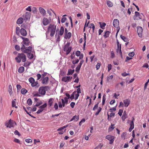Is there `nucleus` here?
<instances>
[{
  "instance_id": "nucleus-1",
  "label": "nucleus",
  "mask_w": 149,
  "mask_h": 149,
  "mask_svg": "<svg viewBox=\"0 0 149 149\" xmlns=\"http://www.w3.org/2000/svg\"><path fill=\"white\" fill-rule=\"evenodd\" d=\"M15 59L18 63L20 62L21 59L22 60V61L23 62H26V60L25 55L23 53H19L17 56L15 57Z\"/></svg>"
},
{
  "instance_id": "nucleus-2",
  "label": "nucleus",
  "mask_w": 149,
  "mask_h": 149,
  "mask_svg": "<svg viewBox=\"0 0 149 149\" xmlns=\"http://www.w3.org/2000/svg\"><path fill=\"white\" fill-rule=\"evenodd\" d=\"M56 25L50 24L47 29V33L50 32V36L53 37L54 36L56 30Z\"/></svg>"
},
{
  "instance_id": "nucleus-3",
  "label": "nucleus",
  "mask_w": 149,
  "mask_h": 149,
  "mask_svg": "<svg viewBox=\"0 0 149 149\" xmlns=\"http://www.w3.org/2000/svg\"><path fill=\"white\" fill-rule=\"evenodd\" d=\"M20 33L21 35L23 36H25L27 35V32L25 29L22 28L20 29V28L17 26L16 28V33L17 35L19 36L20 35Z\"/></svg>"
},
{
  "instance_id": "nucleus-4",
  "label": "nucleus",
  "mask_w": 149,
  "mask_h": 149,
  "mask_svg": "<svg viewBox=\"0 0 149 149\" xmlns=\"http://www.w3.org/2000/svg\"><path fill=\"white\" fill-rule=\"evenodd\" d=\"M70 43L68 42L67 44L65 45L63 47V50L64 51L66 52V54H68L70 52L71 50V47H69Z\"/></svg>"
},
{
  "instance_id": "nucleus-5",
  "label": "nucleus",
  "mask_w": 149,
  "mask_h": 149,
  "mask_svg": "<svg viewBox=\"0 0 149 149\" xmlns=\"http://www.w3.org/2000/svg\"><path fill=\"white\" fill-rule=\"evenodd\" d=\"M14 123L16 124V123L14 122L12 120L10 119L8 121H6L5 124L7 127L11 128L12 127H13V124Z\"/></svg>"
},
{
  "instance_id": "nucleus-6",
  "label": "nucleus",
  "mask_w": 149,
  "mask_h": 149,
  "mask_svg": "<svg viewBox=\"0 0 149 149\" xmlns=\"http://www.w3.org/2000/svg\"><path fill=\"white\" fill-rule=\"evenodd\" d=\"M31 16V13L29 12H26L23 15L22 17L24 20L27 21L30 19Z\"/></svg>"
},
{
  "instance_id": "nucleus-7",
  "label": "nucleus",
  "mask_w": 149,
  "mask_h": 149,
  "mask_svg": "<svg viewBox=\"0 0 149 149\" xmlns=\"http://www.w3.org/2000/svg\"><path fill=\"white\" fill-rule=\"evenodd\" d=\"M106 138L110 141L109 143L111 144L114 141V137L113 136L108 135L106 136Z\"/></svg>"
},
{
  "instance_id": "nucleus-8",
  "label": "nucleus",
  "mask_w": 149,
  "mask_h": 149,
  "mask_svg": "<svg viewBox=\"0 0 149 149\" xmlns=\"http://www.w3.org/2000/svg\"><path fill=\"white\" fill-rule=\"evenodd\" d=\"M143 29L142 27L138 26L137 27V31L139 36L141 38L142 37V33Z\"/></svg>"
},
{
  "instance_id": "nucleus-9",
  "label": "nucleus",
  "mask_w": 149,
  "mask_h": 149,
  "mask_svg": "<svg viewBox=\"0 0 149 149\" xmlns=\"http://www.w3.org/2000/svg\"><path fill=\"white\" fill-rule=\"evenodd\" d=\"M72 79V77L70 76L65 77L62 78V81L65 82H68L70 81Z\"/></svg>"
},
{
  "instance_id": "nucleus-10",
  "label": "nucleus",
  "mask_w": 149,
  "mask_h": 149,
  "mask_svg": "<svg viewBox=\"0 0 149 149\" xmlns=\"http://www.w3.org/2000/svg\"><path fill=\"white\" fill-rule=\"evenodd\" d=\"M32 49V47L30 46L28 47H26L24 50V51L23 52L24 53H27L28 54H30L31 53Z\"/></svg>"
},
{
  "instance_id": "nucleus-11",
  "label": "nucleus",
  "mask_w": 149,
  "mask_h": 149,
  "mask_svg": "<svg viewBox=\"0 0 149 149\" xmlns=\"http://www.w3.org/2000/svg\"><path fill=\"white\" fill-rule=\"evenodd\" d=\"M135 15L134 17V20H138L141 19V17L139 12L135 11Z\"/></svg>"
},
{
  "instance_id": "nucleus-12",
  "label": "nucleus",
  "mask_w": 149,
  "mask_h": 149,
  "mask_svg": "<svg viewBox=\"0 0 149 149\" xmlns=\"http://www.w3.org/2000/svg\"><path fill=\"white\" fill-rule=\"evenodd\" d=\"M84 61L82 60L80 61V62L79 64L77 66L76 68L75 71L79 73L80 70V68L81 67L82 64L83 63Z\"/></svg>"
},
{
  "instance_id": "nucleus-13",
  "label": "nucleus",
  "mask_w": 149,
  "mask_h": 149,
  "mask_svg": "<svg viewBox=\"0 0 149 149\" xmlns=\"http://www.w3.org/2000/svg\"><path fill=\"white\" fill-rule=\"evenodd\" d=\"M117 42L116 43L117 44V49L116 51L117 52H118V51L119 49V52L120 55L122 56V53L121 52V44H120L118 40H117Z\"/></svg>"
},
{
  "instance_id": "nucleus-14",
  "label": "nucleus",
  "mask_w": 149,
  "mask_h": 149,
  "mask_svg": "<svg viewBox=\"0 0 149 149\" xmlns=\"http://www.w3.org/2000/svg\"><path fill=\"white\" fill-rule=\"evenodd\" d=\"M39 93L43 95H44L46 93V91L45 90L43 86L40 87L38 90Z\"/></svg>"
},
{
  "instance_id": "nucleus-15",
  "label": "nucleus",
  "mask_w": 149,
  "mask_h": 149,
  "mask_svg": "<svg viewBox=\"0 0 149 149\" xmlns=\"http://www.w3.org/2000/svg\"><path fill=\"white\" fill-rule=\"evenodd\" d=\"M119 21L117 19H115L113 20V25L115 27H118L119 24Z\"/></svg>"
},
{
  "instance_id": "nucleus-16",
  "label": "nucleus",
  "mask_w": 149,
  "mask_h": 149,
  "mask_svg": "<svg viewBox=\"0 0 149 149\" xmlns=\"http://www.w3.org/2000/svg\"><path fill=\"white\" fill-rule=\"evenodd\" d=\"M39 11L40 13L43 15L45 16L46 14V11L43 8L40 7L39 8Z\"/></svg>"
},
{
  "instance_id": "nucleus-17",
  "label": "nucleus",
  "mask_w": 149,
  "mask_h": 149,
  "mask_svg": "<svg viewBox=\"0 0 149 149\" xmlns=\"http://www.w3.org/2000/svg\"><path fill=\"white\" fill-rule=\"evenodd\" d=\"M130 101L128 99H125L123 100V102L125 104V107H127L130 104Z\"/></svg>"
},
{
  "instance_id": "nucleus-18",
  "label": "nucleus",
  "mask_w": 149,
  "mask_h": 149,
  "mask_svg": "<svg viewBox=\"0 0 149 149\" xmlns=\"http://www.w3.org/2000/svg\"><path fill=\"white\" fill-rule=\"evenodd\" d=\"M54 99L53 98H50L48 101V104L49 107H51L53 104L54 102Z\"/></svg>"
},
{
  "instance_id": "nucleus-19",
  "label": "nucleus",
  "mask_w": 149,
  "mask_h": 149,
  "mask_svg": "<svg viewBox=\"0 0 149 149\" xmlns=\"http://www.w3.org/2000/svg\"><path fill=\"white\" fill-rule=\"evenodd\" d=\"M42 23L44 25L46 26L49 23V20L47 18H44L43 20Z\"/></svg>"
},
{
  "instance_id": "nucleus-20",
  "label": "nucleus",
  "mask_w": 149,
  "mask_h": 149,
  "mask_svg": "<svg viewBox=\"0 0 149 149\" xmlns=\"http://www.w3.org/2000/svg\"><path fill=\"white\" fill-rule=\"evenodd\" d=\"M48 80L49 77H44L42 79V83L43 84H46L48 83Z\"/></svg>"
},
{
  "instance_id": "nucleus-21",
  "label": "nucleus",
  "mask_w": 149,
  "mask_h": 149,
  "mask_svg": "<svg viewBox=\"0 0 149 149\" xmlns=\"http://www.w3.org/2000/svg\"><path fill=\"white\" fill-rule=\"evenodd\" d=\"M23 18L19 17L17 20L16 23L18 24H22L23 22Z\"/></svg>"
},
{
  "instance_id": "nucleus-22",
  "label": "nucleus",
  "mask_w": 149,
  "mask_h": 149,
  "mask_svg": "<svg viewBox=\"0 0 149 149\" xmlns=\"http://www.w3.org/2000/svg\"><path fill=\"white\" fill-rule=\"evenodd\" d=\"M65 36L64 37V38L67 39H70L71 36V33L69 32L66 34H65Z\"/></svg>"
},
{
  "instance_id": "nucleus-23",
  "label": "nucleus",
  "mask_w": 149,
  "mask_h": 149,
  "mask_svg": "<svg viewBox=\"0 0 149 149\" xmlns=\"http://www.w3.org/2000/svg\"><path fill=\"white\" fill-rule=\"evenodd\" d=\"M79 120V116L76 115L73 116L72 118L70 120V121H72L73 120L77 121Z\"/></svg>"
},
{
  "instance_id": "nucleus-24",
  "label": "nucleus",
  "mask_w": 149,
  "mask_h": 149,
  "mask_svg": "<svg viewBox=\"0 0 149 149\" xmlns=\"http://www.w3.org/2000/svg\"><path fill=\"white\" fill-rule=\"evenodd\" d=\"M24 70V67L21 66L20 67L18 70V72L20 73H23Z\"/></svg>"
},
{
  "instance_id": "nucleus-25",
  "label": "nucleus",
  "mask_w": 149,
  "mask_h": 149,
  "mask_svg": "<svg viewBox=\"0 0 149 149\" xmlns=\"http://www.w3.org/2000/svg\"><path fill=\"white\" fill-rule=\"evenodd\" d=\"M127 118V115L125 111H124L123 115L122 117V118L123 121H124L126 118Z\"/></svg>"
},
{
  "instance_id": "nucleus-26",
  "label": "nucleus",
  "mask_w": 149,
  "mask_h": 149,
  "mask_svg": "<svg viewBox=\"0 0 149 149\" xmlns=\"http://www.w3.org/2000/svg\"><path fill=\"white\" fill-rule=\"evenodd\" d=\"M74 72V70H71L70 69H69L68 70V72L67 74V75H70L72 74Z\"/></svg>"
},
{
  "instance_id": "nucleus-27",
  "label": "nucleus",
  "mask_w": 149,
  "mask_h": 149,
  "mask_svg": "<svg viewBox=\"0 0 149 149\" xmlns=\"http://www.w3.org/2000/svg\"><path fill=\"white\" fill-rule=\"evenodd\" d=\"M23 42L25 45L27 46H29L30 43L28 38L27 41L24 40V41H23Z\"/></svg>"
},
{
  "instance_id": "nucleus-28",
  "label": "nucleus",
  "mask_w": 149,
  "mask_h": 149,
  "mask_svg": "<svg viewBox=\"0 0 149 149\" xmlns=\"http://www.w3.org/2000/svg\"><path fill=\"white\" fill-rule=\"evenodd\" d=\"M64 31V28L63 26L61 27L60 30L58 35L62 36L63 35Z\"/></svg>"
},
{
  "instance_id": "nucleus-29",
  "label": "nucleus",
  "mask_w": 149,
  "mask_h": 149,
  "mask_svg": "<svg viewBox=\"0 0 149 149\" xmlns=\"http://www.w3.org/2000/svg\"><path fill=\"white\" fill-rule=\"evenodd\" d=\"M127 123L130 124V127H134V124L133 120H128L127 121Z\"/></svg>"
},
{
  "instance_id": "nucleus-30",
  "label": "nucleus",
  "mask_w": 149,
  "mask_h": 149,
  "mask_svg": "<svg viewBox=\"0 0 149 149\" xmlns=\"http://www.w3.org/2000/svg\"><path fill=\"white\" fill-rule=\"evenodd\" d=\"M32 87H34L36 86L37 87H38L39 86V85L38 84V83L37 81L35 82L34 81V82H33L31 85Z\"/></svg>"
},
{
  "instance_id": "nucleus-31",
  "label": "nucleus",
  "mask_w": 149,
  "mask_h": 149,
  "mask_svg": "<svg viewBox=\"0 0 149 149\" xmlns=\"http://www.w3.org/2000/svg\"><path fill=\"white\" fill-rule=\"evenodd\" d=\"M8 92L10 95H11L13 93L12 86L10 85L9 86Z\"/></svg>"
},
{
  "instance_id": "nucleus-32",
  "label": "nucleus",
  "mask_w": 149,
  "mask_h": 149,
  "mask_svg": "<svg viewBox=\"0 0 149 149\" xmlns=\"http://www.w3.org/2000/svg\"><path fill=\"white\" fill-rule=\"evenodd\" d=\"M110 33V32L109 31H106L105 33L104 34L103 36L105 38L108 37L109 36Z\"/></svg>"
},
{
  "instance_id": "nucleus-33",
  "label": "nucleus",
  "mask_w": 149,
  "mask_h": 149,
  "mask_svg": "<svg viewBox=\"0 0 149 149\" xmlns=\"http://www.w3.org/2000/svg\"><path fill=\"white\" fill-rule=\"evenodd\" d=\"M76 93V91H74L73 92L72 94L71 95V96H70V98L71 100H72L74 98V95Z\"/></svg>"
},
{
  "instance_id": "nucleus-34",
  "label": "nucleus",
  "mask_w": 149,
  "mask_h": 149,
  "mask_svg": "<svg viewBox=\"0 0 149 149\" xmlns=\"http://www.w3.org/2000/svg\"><path fill=\"white\" fill-rule=\"evenodd\" d=\"M27 92V91L24 88H22L21 90V93L24 95Z\"/></svg>"
},
{
  "instance_id": "nucleus-35",
  "label": "nucleus",
  "mask_w": 149,
  "mask_h": 149,
  "mask_svg": "<svg viewBox=\"0 0 149 149\" xmlns=\"http://www.w3.org/2000/svg\"><path fill=\"white\" fill-rule=\"evenodd\" d=\"M27 103L28 104V105L29 106H31L32 105V100L31 99L29 98L27 100Z\"/></svg>"
},
{
  "instance_id": "nucleus-36",
  "label": "nucleus",
  "mask_w": 149,
  "mask_h": 149,
  "mask_svg": "<svg viewBox=\"0 0 149 149\" xmlns=\"http://www.w3.org/2000/svg\"><path fill=\"white\" fill-rule=\"evenodd\" d=\"M106 95L105 94H104L103 95L102 97V104L104 105L105 103V102L106 100Z\"/></svg>"
},
{
  "instance_id": "nucleus-37",
  "label": "nucleus",
  "mask_w": 149,
  "mask_h": 149,
  "mask_svg": "<svg viewBox=\"0 0 149 149\" xmlns=\"http://www.w3.org/2000/svg\"><path fill=\"white\" fill-rule=\"evenodd\" d=\"M31 64V62L29 61H27L24 63V66L25 67H28Z\"/></svg>"
},
{
  "instance_id": "nucleus-38",
  "label": "nucleus",
  "mask_w": 149,
  "mask_h": 149,
  "mask_svg": "<svg viewBox=\"0 0 149 149\" xmlns=\"http://www.w3.org/2000/svg\"><path fill=\"white\" fill-rule=\"evenodd\" d=\"M99 23L100 24L101 28L102 29H104L105 26L106 25V24L104 22L102 24H101V22H99Z\"/></svg>"
},
{
  "instance_id": "nucleus-39",
  "label": "nucleus",
  "mask_w": 149,
  "mask_h": 149,
  "mask_svg": "<svg viewBox=\"0 0 149 149\" xmlns=\"http://www.w3.org/2000/svg\"><path fill=\"white\" fill-rule=\"evenodd\" d=\"M89 27L90 28H92L93 29V32L94 30L95 29V25L93 24H90L89 25Z\"/></svg>"
},
{
  "instance_id": "nucleus-40",
  "label": "nucleus",
  "mask_w": 149,
  "mask_h": 149,
  "mask_svg": "<svg viewBox=\"0 0 149 149\" xmlns=\"http://www.w3.org/2000/svg\"><path fill=\"white\" fill-rule=\"evenodd\" d=\"M47 106V104L46 103H45L44 104H43V105H41L40 106L39 108L40 109H43L45 108Z\"/></svg>"
},
{
  "instance_id": "nucleus-41",
  "label": "nucleus",
  "mask_w": 149,
  "mask_h": 149,
  "mask_svg": "<svg viewBox=\"0 0 149 149\" xmlns=\"http://www.w3.org/2000/svg\"><path fill=\"white\" fill-rule=\"evenodd\" d=\"M120 38H121V39L124 41L125 42H127V39L124 36H122V35H120Z\"/></svg>"
},
{
  "instance_id": "nucleus-42",
  "label": "nucleus",
  "mask_w": 149,
  "mask_h": 149,
  "mask_svg": "<svg viewBox=\"0 0 149 149\" xmlns=\"http://www.w3.org/2000/svg\"><path fill=\"white\" fill-rule=\"evenodd\" d=\"M29 82L31 83V85L33 83V82H34L35 81V80L33 78V77H30L29 79Z\"/></svg>"
},
{
  "instance_id": "nucleus-43",
  "label": "nucleus",
  "mask_w": 149,
  "mask_h": 149,
  "mask_svg": "<svg viewBox=\"0 0 149 149\" xmlns=\"http://www.w3.org/2000/svg\"><path fill=\"white\" fill-rule=\"evenodd\" d=\"M117 106V105H116L115 107H114L113 108H111L109 109V111L111 112H112L113 111H115L116 110V108Z\"/></svg>"
},
{
  "instance_id": "nucleus-44",
  "label": "nucleus",
  "mask_w": 149,
  "mask_h": 149,
  "mask_svg": "<svg viewBox=\"0 0 149 149\" xmlns=\"http://www.w3.org/2000/svg\"><path fill=\"white\" fill-rule=\"evenodd\" d=\"M16 102L13 100L12 101V107H15V108H17V107L16 106Z\"/></svg>"
},
{
  "instance_id": "nucleus-45",
  "label": "nucleus",
  "mask_w": 149,
  "mask_h": 149,
  "mask_svg": "<svg viewBox=\"0 0 149 149\" xmlns=\"http://www.w3.org/2000/svg\"><path fill=\"white\" fill-rule=\"evenodd\" d=\"M26 47H25L24 45L22 44L21 45V50L22 52L24 51V49L26 48Z\"/></svg>"
},
{
  "instance_id": "nucleus-46",
  "label": "nucleus",
  "mask_w": 149,
  "mask_h": 149,
  "mask_svg": "<svg viewBox=\"0 0 149 149\" xmlns=\"http://www.w3.org/2000/svg\"><path fill=\"white\" fill-rule=\"evenodd\" d=\"M102 110V108L100 107L98 108V111L95 113V114L96 116L97 115L99 114V113Z\"/></svg>"
},
{
  "instance_id": "nucleus-47",
  "label": "nucleus",
  "mask_w": 149,
  "mask_h": 149,
  "mask_svg": "<svg viewBox=\"0 0 149 149\" xmlns=\"http://www.w3.org/2000/svg\"><path fill=\"white\" fill-rule=\"evenodd\" d=\"M113 75H111L109 77H107V80L108 81H110V80H111L113 78Z\"/></svg>"
},
{
  "instance_id": "nucleus-48",
  "label": "nucleus",
  "mask_w": 149,
  "mask_h": 149,
  "mask_svg": "<svg viewBox=\"0 0 149 149\" xmlns=\"http://www.w3.org/2000/svg\"><path fill=\"white\" fill-rule=\"evenodd\" d=\"M107 4L108 6L109 7H111L113 6L112 3L110 1H108L107 2Z\"/></svg>"
},
{
  "instance_id": "nucleus-49",
  "label": "nucleus",
  "mask_w": 149,
  "mask_h": 149,
  "mask_svg": "<svg viewBox=\"0 0 149 149\" xmlns=\"http://www.w3.org/2000/svg\"><path fill=\"white\" fill-rule=\"evenodd\" d=\"M28 57L30 59L33 58V54L31 53L28 54Z\"/></svg>"
},
{
  "instance_id": "nucleus-50",
  "label": "nucleus",
  "mask_w": 149,
  "mask_h": 149,
  "mask_svg": "<svg viewBox=\"0 0 149 149\" xmlns=\"http://www.w3.org/2000/svg\"><path fill=\"white\" fill-rule=\"evenodd\" d=\"M100 102V101L99 102H97V104L95 105L93 109V111H94L95 110V109H97L98 108V105L99 104Z\"/></svg>"
},
{
  "instance_id": "nucleus-51",
  "label": "nucleus",
  "mask_w": 149,
  "mask_h": 149,
  "mask_svg": "<svg viewBox=\"0 0 149 149\" xmlns=\"http://www.w3.org/2000/svg\"><path fill=\"white\" fill-rule=\"evenodd\" d=\"M43 87H44V88L45 91H49L50 89V87L48 86H43Z\"/></svg>"
},
{
  "instance_id": "nucleus-52",
  "label": "nucleus",
  "mask_w": 149,
  "mask_h": 149,
  "mask_svg": "<svg viewBox=\"0 0 149 149\" xmlns=\"http://www.w3.org/2000/svg\"><path fill=\"white\" fill-rule=\"evenodd\" d=\"M14 141L19 144H21L22 143L20 142V140L16 138H15L14 139Z\"/></svg>"
},
{
  "instance_id": "nucleus-53",
  "label": "nucleus",
  "mask_w": 149,
  "mask_h": 149,
  "mask_svg": "<svg viewBox=\"0 0 149 149\" xmlns=\"http://www.w3.org/2000/svg\"><path fill=\"white\" fill-rule=\"evenodd\" d=\"M135 54L134 52H130L128 54V55L129 56L132 57H133Z\"/></svg>"
},
{
  "instance_id": "nucleus-54",
  "label": "nucleus",
  "mask_w": 149,
  "mask_h": 149,
  "mask_svg": "<svg viewBox=\"0 0 149 149\" xmlns=\"http://www.w3.org/2000/svg\"><path fill=\"white\" fill-rule=\"evenodd\" d=\"M32 12L33 13H34V14L36 13L37 12V9L36 7H33L32 8Z\"/></svg>"
},
{
  "instance_id": "nucleus-55",
  "label": "nucleus",
  "mask_w": 149,
  "mask_h": 149,
  "mask_svg": "<svg viewBox=\"0 0 149 149\" xmlns=\"http://www.w3.org/2000/svg\"><path fill=\"white\" fill-rule=\"evenodd\" d=\"M15 49L17 51H19L20 50V47L19 46L16 45L15 46Z\"/></svg>"
},
{
  "instance_id": "nucleus-56",
  "label": "nucleus",
  "mask_w": 149,
  "mask_h": 149,
  "mask_svg": "<svg viewBox=\"0 0 149 149\" xmlns=\"http://www.w3.org/2000/svg\"><path fill=\"white\" fill-rule=\"evenodd\" d=\"M16 87L17 89V91L18 92L21 89V86L20 85L18 84L17 85Z\"/></svg>"
},
{
  "instance_id": "nucleus-57",
  "label": "nucleus",
  "mask_w": 149,
  "mask_h": 149,
  "mask_svg": "<svg viewBox=\"0 0 149 149\" xmlns=\"http://www.w3.org/2000/svg\"><path fill=\"white\" fill-rule=\"evenodd\" d=\"M81 54V52L79 51L78 50L76 52L75 55L77 56H79Z\"/></svg>"
},
{
  "instance_id": "nucleus-58",
  "label": "nucleus",
  "mask_w": 149,
  "mask_h": 149,
  "mask_svg": "<svg viewBox=\"0 0 149 149\" xmlns=\"http://www.w3.org/2000/svg\"><path fill=\"white\" fill-rule=\"evenodd\" d=\"M67 125H65L64 126L61 127H60V128L58 129L57 130V131H59L61 130H63L64 128H66L67 127Z\"/></svg>"
},
{
  "instance_id": "nucleus-59",
  "label": "nucleus",
  "mask_w": 149,
  "mask_h": 149,
  "mask_svg": "<svg viewBox=\"0 0 149 149\" xmlns=\"http://www.w3.org/2000/svg\"><path fill=\"white\" fill-rule=\"evenodd\" d=\"M79 59H77L75 61H72V63L74 65H75L77 63L79 62Z\"/></svg>"
},
{
  "instance_id": "nucleus-60",
  "label": "nucleus",
  "mask_w": 149,
  "mask_h": 149,
  "mask_svg": "<svg viewBox=\"0 0 149 149\" xmlns=\"http://www.w3.org/2000/svg\"><path fill=\"white\" fill-rule=\"evenodd\" d=\"M108 71H109L111 69L112 66L111 64H109L108 65Z\"/></svg>"
},
{
  "instance_id": "nucleus-61",
  "label": "nucleus",
  "mask_w": 149,
  "mask_h": 149,
  "mask_svg": "<svg viewBox=\"0 0 149 149\" xmlns=\"http://www.w3.org/2000/svg\"><path fill=\"white\" fill-rule=\"evenodd\" d=\"M68 99H69L66 97H65L64 98V101L66 104H68Z\"/></svg>"
},
{
  "instance_id": "nucleus-62",
  "label": "nucleus",
  "mask_w": 149,
  "mask_h": 149,
  "mask_svg": "<svg viewBox=\"0 0 149 149\" xmlns=\"http://www.w3.org/2000/svg\"><path fill=\"white\" fill-rule=\"evenodd\" d=\"M26 10L27 11L31 12V6H30L26 8Z\"/></svg>"
},
{
  "instance_id": "nucleus-63",
  "label": "nucleus",
  "mask_w": 149,
  "mask_h": 149,
  "mask_svg": "<svg viewBox=\"0 0 149 149\" xmlns=\"http://www.w3.org/2000/svg\"><path fill=\"white\" fill-rule=\"evenodd\" d=\"M66 19H67V18L66 17H63L61 20V22L62 23H64L66 21Z\"/></svg>"
},
{
  "instance_id": "nucleus-64",
  "label": "nucleus",
  "mask_w": 149,
  "mask_h": 149,
  "mask_svg": "<svg viewBox=\"0 0 149 149\" xmlns=\"http://www.w3.org/2000/svg\"><path fill=\"white\" fill-rule=\"evenodd\" d=\"M54 108L55 109V110H57L58 109V106L57 104L55 103L54 106Z\"/></svg>"
}]
</instances>
